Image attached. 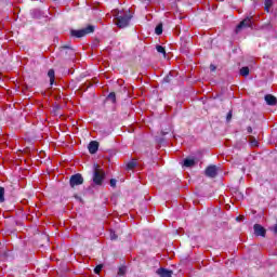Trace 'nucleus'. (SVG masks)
I'll return each instance as SVG.
<instances>
[{
  "label": "nucleus",
  "mask_w": 277,
  "mask_h": 277,
  "mask_svg": "<svg viewBox=\"0 0 277 277\" xmlns=\"http://www.w3.org/2000/svg\"><path fill=\"white\" fill-rule=\"evenodd\" d=\"M102 271H103V264H98V265L94 268V274H101Z\"/></svg>",
  "instance_id": "nucleus-21"
},
{
  "label": "nucleus",
  "mask_w": 277,
  "mask_h": 277,
  "mask_svg": "<svg viewBox=\"0 0 277 277\" xmlns=\"http://www.w3.org/2000/svg\"><path fill=\"white\" fill-rule=\"evenodd\" d=\"M48 77L50 78V85H53V83H55V70L50 69L48 71Z\"/></svg>",
  "instance_id": "nucleus-13"
},
{
  "label": "nucleus",
  "mask_w": 277,
  "mask_h": 277,
  "mask_svg": "<svg viewBox=\"0 0 277 277\" xmlns=\"http://www.w3.org/2000/svg\"><path fill=\"white\" fill-rule=\"evenodd\" d=\"M108 101H111V103H116V92H110L107 96Z\"/></svg>",
  "instance_id": "nucleus-20"
},
{
  "label": "nucleus",
  "mask_w": 277,
  "mask_h": 277,
  "mask_svg": "<svg viewBox=\"0 0 277 277\" xmlns=\"http://www.w3.org/2000/svg\"><path fill=\"white\" fill-rule=\"evenodd\" d=\"M240 75H241V77H248V75H250V67L245 66V67L240 68Z\"/></svg>",
  "instance_id": "nucleus-15"
},
{
  "label": "nucleus",
  "mask_w": 277,
  "mask_h": 277,
  "mask_svg": "<svg viewBox=\"0 0 277 277\" xmlns=\"http://www.w3.org/2000/svg\"><path fill=\"white\" fill-rule=\"evenodd\" d=\"M216 68H217V67H215V65H210V70H211L212 72H215Z\"/></svg>",
  "instance_id": "nucleus-28"
},
{
  "label": "nucleus",
  "mask_w": 277,
  "mask_h": 277,
  "mask_svg": "<svg viewBox=\"0 0 277 277\" xmlns=\"http://www.w3.org/2000/svg\"><path fill=\"white\" fill-rule=\"evenodd\" d=\"M170 81H172V77L171 76H166L163 78V83H170Z\"/></svg>",
  "instance_id": "nucleus-26"
},
{
  "label": "nucleus",
  "mask_w": 277,
  "mask_h": 277,
  "mask_svg": "<svg viewBox=\"0 0 277 277\" xmlns=\"http://www.w3.org/2000/svg\"><path fill=\"white\" fill-rule=\"evenodd\" d=\"M88 148H89V153H90L91 155H96V153L98 151V142H96V141H91V142L89 143Z\"/></svg>",
  "instance_id": "nucleus-10"
},
{
  "label": "nucleus",
  "mask_w": 277,
  "mask_h": 277,
  "mask_svg": "<svg viewBox=\"0 0 277 277\" xmlns=\"http://www.w3.org/2000/svg\"><path fill=\"white\" fill-rule=\"evenodd\" d=\"M226 120H227V122H230V120H233V110H229L227 113Z\"/></svg>",
  "instance_id": "nucleus-23"
},
{
  "label": "nucleus",
  "mask_w": 277,
  "mask_h": 277,
  "mask_svg": "<svg viewBox=\"0 0 277 277\" xmlns=\"http://www.w3.org/2000/svg\"><path fill=\"white\" fill-rule=\"evenodd\" d=\"M47 241H49V237L45 236Z\"/></svg>",
  "instance_id": "nucleus-30"
},
{
  "label": "nucleus",
  "mask_w": 277,
  "mask_h": 277,
  "mask_svg": "<svg viewBox=\"0 0 277 277\" xmlns=\"http://www.w3.org/2000/svg\"><path fill=\"white\" fill-rule=\"evenodd\" d=\"M0 202H5V188L0 186Z\"/></svg>",
  "instance_id": "nucleus-18"
},
{
  "label": "nucleus",
  "mask_w": 277,
  "mask_h": 277,
  "mask_svg": "<svg viewBox=\"0 0 277 277\" xmlns=\"http://www.w3.org/2000/svg\"><path fill=\"white\" fill-rule=\"evenodd\" d=\"M156 51H158L159 53H161V55H163V57H166V48H163L162 45H156Z\"/></svg>",
  "instance_id": "nucleus-19"
},
{
  "label": "nucleus",
  "mask_w": 277,
  "mask_h": 277,
  "mask_svg": "<svg viewBox=\"0 0 277 277\" xmlns=\"http://www.w3.org/2000/svg\"><path fill=\"white\" fill-rule=\"evenodd\" d=\"M105 170H103L98 163H94L92 177L93 184L101 187L103 183H105Z\"/></svg>",
  "instance_id": "nucleus-1"
},
{
  "label": "nucleus",
  "mask_w": 277,
  "mask_h": 277,
  "mask_svg": "<svg viewBox=\"0 0 277 277\" xmlns=\"http://www.w3.org/2000/svg\"><path fill=\"white\" fill-rule=\"evenodd\" d=\"M60 52H61V55H63L64 57H66V55H68L69 57L75 55V49H72V47H70V44L62 45L60 48Z\"/></svg>",
  "instance_id": "nucleus-6"
},
{
  "label": "nucleus",
  "mask_w": 277,
  "mask_h": 277,
  "mask_svg": "<svg viewBox=\"0 0 277 277\" xmlns=\"http://www.w3.org/2000/svg\"><path fill=\"white\" fill-rule=\"evenodd\" d=\"M264 100H265L266 104L272 106V107L277 105V98H276V96H274L272 94L265 95Z\"/></svg>",
  "instance_id": "nucleus-11"
},
{
  "label": "nucleus",
  "mask_w": 277,
  "mask_h": 277,
  "mask_svg": "<svg viewBox=\"0 0 277 277\" xmlns=\"http://www.w3.org/2000/svg\"><path fill=\"white\" fill-rule=\"evenodd\" d=\"M60 109H62V106H60V105L54 106V107H53L54 114L58 115V114H60V113H58Z\"/></svg>",
  "instance_id": "nucleus-25"
},
{
  "label": "nucleus",
  "mask_w": 277,
  "mask_h": 277,
  "mask_svg": "<svg viewBox=\"0 0 277 277\" xmlns=\"http://www.w3.org/2000/svg\"><path fill=\"white\" fill-rule=\"evenodd\" d=\"M83 183L84 179L83 175H81V173H76L71 175L69 179V185L72 189H75V187H79V185H83Z\"/></svg>",
  "instance_id": "nucleus-5"
},
{
  "label": "nucleus",
  "mask_w": 277,
  "mask_h": 277,
  "mask_svg": "<svg viewBox=\"0 0 277 277\" xmlns=\"http://www.w3.org/2000/svg\"><path fill=\"white\" fill-rule=\"evenodd\" d=\"M155 34L157 35V36H161V34H163V24H158L157 26H156V28H155Z\"/></svg>",
  "instance_id": "nucleus-16"
},
{
  "label": "nucleus",
  "mask_w": 277,
  "mask_h": 277,
  "mask_svg": "<svg viewBox=\"0 0 277 277\" xmlns=\"http://www.w3.org/2000/svg\"><path fill=\"white\" fill-rule=\"evenodd\" d=\"M194 166H196V159L194 158L184 159V168H194Z\"/></svg>",
  "instance_id": "nucleus-12"
},
{
  "label": "nucleus",
  "mask_w": 277,
  "mask_h": 277,
  "mask_svg": "<svg viewBox=\"0 0 277 277\" xmlns=\"http://www.w3.org/2000/svg\"><path fill=\"white\" fill-rule=\"evenodd\" d=\"M206 176L209 179H215L217 176V166L211 164L205 171Z\"/></svg>",
  "instance_id": "nucleus-7"
},
{
  "label": "nucleus",
  "mask_w": 277,
  "mask_h": 277,
  "mask_svg": "<svg viewBox=\"0 0 277 277\" xmlns=\"http://www.w3.org/2000/svg\"><path fill=\"white\" fill-rule=\"evenodd\" d=\"M247 133H249V134L252 133V127L247 128Z\"/></svg>",
  "instance_id": "nucleus-29"
},
{
  "label": "nucleus",
  "mask_w": 277,
  "mask_h": 277,
  "mask_svg": "<svg viewBox=\"0 0 277 277\" xmlns=\"http://www.w3.org/2000/svg\"><path fill=\"white\" fill-rule=\"evenodd\" d=\"M253 229L255 237H265V235H267V229H265L261 224H254Z\"/></svg>",
  "instance_id": "nucleus-8"
},
{
  "label": "nucleus",
  "mask_w": 277,
  "mask_h": 277,
  "mask_svg": "<svg viewBox=\"0 0 277 277\" xmlns=\"http://www.w3.org/2000/svg\"><path fill=\"white\" fill-rule=\"evenodd\" d=\"M137 166L135 160H131L126 164V170H134Z\"/></svg>",
  "instance_id": "nucleus-14"
},
{
  "label": "nucleus",
  "mask_w": 277,
  "mask_h": 277,
  "mask_svg": "<svg viewBox=\"0 0 277 277\" xmlns=\"http://www.w3.org/2000/svg\"><path fill=\"white\" fill-rule=\"evenodd\" d=\"M95 29L96 27H94V25H89L85 28L79 30H71L70 36L74 38H83L84 36H88V34H94Z\"/></svg>",
  "instance_id": "nucleus-3"
},
{
  "label": "nucleus",
  "mask_w": 277,
  "mask_h": 277,
  "mask_svg": "<svg viewBox=\"0 0 277 277\" xmlns=\"http://www.w3.org/2000/svg\"><path fill=\"white\" fill-rule=\"evenodd\" d=\"M156 274L160 277H172V275L174 274L173 271H170L168 268L164 267H160L156 271Z\"/></svg>",
  "instance_id": "nucleus-9"
},
{
  "label": "nucleus",
  "mask_w": 277,
  "mask_h": 277,
  "mask_svg": "<svg viewBox=\"0 0 277 277\" xmlns=\"http://www.w3.org/2000/svg\"><path fill=\"white\" fill-rule=\"evenodd\" d=\"M110 239L111 241H116V239H118V235L116 234V232H110Z\"/></svg>",
  "instance_id": "nucleus-24"
},
{
  "label": "nucleus",
  "mask_w": 277,
  "mask_h": 277,
  "mask_svg": "<svg viewBox=\"0 0 277 277\" xmlns=\"http://www.w3.org/2000/svg\"><path fill=\"white\" fill-rule=\"evenodd\" d=\"M124 274H127V268L126 267H119L118 276H124Z\"/></svg>",
  "instance_id": "nucleus-22"
},
{
  "label": "nucleus",
  "mask_w": 277,
  "mask_h": 277,
  "mask_svg": "<svg viewBox=\"0 0 277 277\" xmlns=\"http://www.w3.org/2000/svg\"><path fill=\"white\" fill-rule=\"evenodd\" d=\"M131 18H133V15L131 14V10H128L123 14L117 15L115 25H117L119 29H124L129 27Z\"/></svg>",
  "instance_id": "nucleus-2"
},
{
  "label": "nucleus",
  "mask_w": 277,
  "mask_h": 277,
  "mask_svg": "<svg viewBox=\"0 0 277 277\" xmlns=\"http://www.w3.org/2000/svg\"><path fill=\"white\" fill-rule=\"evenodd\" d=\"M264 5H265L264 10L266 12H269V8H272V5H274V0H265Z\"/></svg>",
  "instance_id": "nucleus-17"
},
{
  "label": "nucleus",
  "mask_w": 277,
  "mask_h": 277,
  "mask_svg": "<svg viewBox=\"0 0 277 277\" xmlns=\"http://www.w3.org/2000/svg\"><path fill=\"white\" fill-rule=\"evenodd\" d=\"M252 16H247L245 19H242L237 26H236V34H239L242 29H252L253 27V22H252Z\"/></svg>",
  "instance_id": "nucleus-4"
},
{
  "label": "nucleus",
  "mask_w": 277,
  "mask_h": 277,
  "mask_svg": "<svg viewBox=\"0 0 277 277\" xmlns=\"http://www.w3.org/2000/svg\"><path fill=\"white\" fill-rule=\"evenodd\" d=\"M116 183H118V182L116 181V179H111V180H110V187H116Z\"/></svg>",
  "instance_id": "nucleus-27"
}]
</instances>
